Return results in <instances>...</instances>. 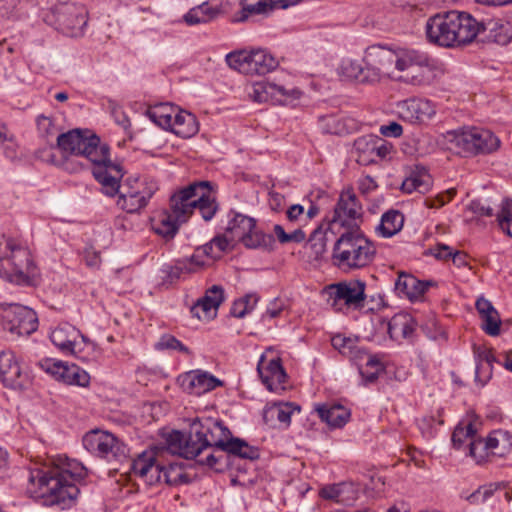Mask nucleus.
I'll list each match as a JSON object with an SVG mask.
<instances>
[{
	"instance_id": "f257e3e1",
	"label": "nucleus",
	"mask_w": 512,
	"mask_h": 512,
	"mask_svg": "<svg viewBox=\"0 0 512 512\" xmlns=\"http://www.w3.org/2000/svg\"><path fill=\"white\" fill-rule=\"evenodd\" d=\"M167 452L186 459L198 457L204 450L213 448L244 459L259 457V450L246 441L232 436L223 421L212 417L196 418L188 434L173 430L165 438Z\"/></svg>"
},
{
	"instance_id": "f03ea898",
	"label": "nucleus",
	"mask_w": 512,
	"mask_h": 512,
	"mask_svg": "<svg viewBox=\"0 0 512 512\" xmlns=\"http://www.w3.org/2000/svg\"><path fill=\"white\" fill-rule=\"evenodd\" d=\"M87 475V469L78 461L64 465L34 467L29 470V490L50 506L69 509L76 504L80 493L77 483Z\"/></svg>"
},
{
	"instance_id": "7ed1b4c3",
	"label": "nucleus",
	"mask_w": 512,
	"mask_h": 512,
	"mask_svg": "<svg viewBox=\"0 0 512 512\" xmlns=\"http://www.w3.org/2000/svg\"><path fill=\"white\" fill-rule=\"evenodd\" d=\"M57 146L64 154L83 156L92 165V174L100 185H104L107 193L116 191V182L113 175L119 170L113 165L109 158V147L101 144L100 138L88 131L80 129L70 130L57 137Z\"/></svg>"
},
{
	"instance_id": "20e7f679",
	"label": "nucleus",
	"mask_w": 512,
	"mask_h": 512,
	"mask_svg": "<svg viewBox=\"0 0 512 512\" xmlns=\"http://www.w3.org/2000/svg\"><path fill=\"white\" fill-rule=\"evenodd\" d=\"M477 29V19L471 14L451 10L429 17L425 25V34L431 44L454 48L474 41Z\"/></svg>"
},
{
	"instance_id": "39448f33",
	"label": "nucleus",
	"mask_w": 512,
	"mask_h": 512,
	"mask_svg": "<svg viewBox=\"0 0 512 512\" xmlns=\"http://www.w3.org/2000/svg\"><path fill=\"white\" fill-rule=\"evenodd\" d=\"M376 252L375 244L357 227L347 229L336 240L332 260L343 271L359 270L374 261Z\"/></svg>"
},
{
	"instance_id": "423d86ee",
	"label": "nucleus",
	"mask_w": 512,
	"mask_h": 512,
	"mask_svg": "<svg viewBox=\"0 0 512 512\" xmlns=\"http://www.w3.org/2000/svg\"><path fill=\"white\" fill-rule=\"evenodd\" d=\"M36 265L30 250L19 240L0 237V277L18 284L30 285L36 276Z\"/></svg>"
},
{
	"instance_id": "0eeeda50",
	"label": "nucleus",
	"mask_w": 512,
	"mask_h": 512,
	"mask_svg": "<svg viewBox=\"0 0 512 512\" xmlns=\"http://www.w3.org/2000/svg\"><path fill=\"white\" fill-rule=\"evenodd\" d=\"M134 475L143 478L150 485L164 482L170 486L186 484L189 476L185 473L182 463H164L153 451H145L131 461Z\"/></svg>"
},
{
	"instance_id": "6e6552de",
	"label": "nucleus",
	"mask_w": 512,
	"mask_h": 512,
	"mask_svg": "<svg viewBox=\"0 0 512 512\" xmlns=\"http://www.w3.org/2000/svg\"><path fill=\"white\" fill-rule=\"evenodd\" d=\"M446 139L462 152L471 155L491 153L500 145L497 136L481 127H462L447 131Z\"/></svg>"
},
{
	"instance_id": "1a4fd4ad",
	"label": "nucleus",
	"mask_w": 512,
	"mask_h": 512,
	"mask_svg": "<svg viewBox=\"0 0 512 512\" xmlns=\"http://www.w3.org/2000/svg\"><path fill=\"white\" fill-rule=\"evenodd\" d=\"M225 60L230 68L248 75H264L279 65L278 60L264 49L232 51Z\"/></svg>"
},
{
	"instance_id": "9d476101",
	"label": "nucleus",
	"mask_w": 512,
	"mask_h": 512,
	"mask_svg": "<svg viewBox=\"0 0 512 512\" xmlns=\"http://www.w3.org/2000/svg\"><path fill=\"white\" fill-rule=\"evenodd\" d=\"M45 20L64 35L79 37L87 25V10L83 5L60 3L51 9Z\"/></svg>"
},
{
	"instance_id": "9b49d317",
	"label": "nucleus",
	"mask_w": 512,
	"mask_h": 512,
	"mask_svg": "<svg viewBox=\"0 0 512 512\" xmlns=\"http://www.w3.org/2000/svg\"><path fill=\"white\" fill-rule=\"evenodd\" d=\"M366 283L361 280H349L334 283L326 287L328 302L336 311L359 310L365 306Z\"/></svg>"
},
{
	"instance_id": "f8f14e48",
	"label": "nucleus",
	"mask_w": 512,
	"mask_h": 512,
	"mask_svg": "<svg viewBox=\"0 0 512 512\" xmlns=\"http://www.w3.org/2000/svg\"><path fill=\"white\" fill-rule=\"evenodd\" d=\"M84 448L92 455L107 461H121L127 457V446L114 434L94 429L87 432L82 439Z\"/></svg>"
},
{
	"instance_id": "ddd939ff",
	"label": "nucleus",
	"mask_w": 512,
	"mask_h": 512,
	"mask_svg": "<svg viewBox=\"0 0 512 512\" xmlns=\"http://www.w3.org/2000/svg\"><path fill=\"white\" fill-rule=\"evenodd\" d=\"M1 322L4 330L18 336L30 335L38 327L36 313L31 308L20 304L3 305Z\"/></svg>"
},
{
	"instance_id": "4468645a",
	"label": "nucleus",
	"mask_w": 512,
	"mask_h": 512,
	"mask_svg": "<svg viewBox=\"0 0 512 512\" xmlns=\"http://www.w3.org/2000/svg\"><path fill=\"white\" fill-rule=\"evenodd\" d=\"M113 165L117 168V170H119V173L116 176L114 175L117 186L116 191L112 194H109L106 192L104 185H101V191L109 197L118 195L116 204L121 210L127 213L139 212L141 209L147 206L150 199L144 195H140L139 192L133 188V186H129L124 181L120 183V179L124 175L123 167L120 164L114 162ZM111 175L113 176V174Z\"/></svg>"
},
{
	"instance_id": "2eb2a0df",
	"label": "nucleus",
	"mask_w": 512,
	"mask_h": 512,
	"mask_svg": "<svg viewBox=\"0 0 512 512\" xmlns=\"http://www.w3.org/2000/svg\"><path fill=\"white\" fill-rule=\"evenodd\" d=\"M394 54L395 49L386 45L374 44L366 48L363 61L372 81L377 82L383 75L393 74Z\"/></svg>"
},
{
	"instance_id": "dca6fc26",
	"label": "nucleus",
	"mask_w": 512,
	"mask_h": 512,
	"mask_svg": "<svg viewBox=\"0 0 512 512\" xmlns=\"http://www.w3.org/2000/svg\"><path fill=\"white\" fill-rule=\"evenodd\" d=\"M363 214L362 205L351 188L343 190L334 208L332 224H339L348 229L356 225Z\"/></svg>"
},
{
	"instance_id": "f3484780",
	"label": "nucleus",
	"mask_w": 512,
	"mask_h": 512,
	"mask_svg": "<svg viewBox=\"0 0 512 512\" xmlns=\"http://www.w3.org/2000/svg\"><path fill=\"white\" fill-rule=\"evenodd\" d=\"M399 117L410 124H426L436 115V105L425 98H409L397 105Z\"/></svg>"
},
{
	"instance_id": "a211bd4d",
	"label": "nucleus",
	"mask_w": 512,
	"mask_h": 512,
	"mask_svg": "<svg viewBox=\"0 0 512 512\" xmlns=\"http://www.w3.org/2000/svg\"><path fill=\"white\" fill-rule=\"evenodd\" d=\"M0 378L11 389H23L30 381L29 374L22 369L16 354L12 351L0 353Z\"/></svg>"
},
{
	"instance_id": "6ab92c4d",
	"label": "nucleus",
	"mask_w": 512,
	"mask_h": 512,
	"mask_svg": "<svg viewBox=\"0 0 512 512\" xmlns=\"http://www.w3.org/2000/svg\"><path fill=\"white\" fill-rule=\"evenodd\" d=\"M257 371L262 383L269 391L278 393L285 390L287 374L279 357L268 358L265 354L261 355Z\"/></svg>"
},
{
	"instance_id": "aec40b11",
	"label": "nucleus",
	"mask_w": 512,
	"mask_h": 512,
	"mask_svg": "<svg viewBox=\"0 0 512 512\" xmlns=\"http://www.w3.org/2000/svg\"><path fill=\"white\" fill-rule=\"evenodd\" d=\"M80 338L83 342L86 341L81 332L68 323L60 324L50 333L51 342L64 355L80 357L79 353L82 346V343L79 341Z\"/></svg>"
},
{
	"instance_id": "412c9836",
	"label": "nucleus",
	"mask_w": 512,
	"mask_h": 512,
	"mask_svg": "<svg viewBox=\"0 0 512 512\" xmlns=\"http://www.w3.org/2000/svg\"><path fill=\"white\" fill-rule=\"evenodd\" d=\"M302 92L297 88H287L271 81H260L253 85L252 97L256 102L284 103L289 99H299Z\"/></svg>"
},
{
	"instance_id": "4be33fe9",
	"label": "nucleus",
	"mask_w": 512,
	"mask_h": 512,
	"mask_svg": "<svg viewBox=\"0 0 512 512\" xmlns=\"http://www.w3.org/2000/svg\"><path fill=\"white\" fill-rule=\"evenodd\" d=\"M178 383L183 391L195 396L205 394L222 385L218 378L202 370H191L180 375Z\"/></svg>"
},
{
	"instance_id": "5701e85b",
	"label": "nucleus",
	"mask_w": 512,
	"mask_h": 512,
	"mask_svg": "<svg viewBox=\"0 0 512 512\" xmlns=\"http://www.w3.org/2000/svg\"><path fill=\"white\" fill-rule=\"evenodd\" d=\"M477 37L481 41L494 42L499 45H507L512 41V25L510 22L499 18H487L477 20Z\"/></svg>"
},
{
	"instance_id": "b1692460",
	"label": "nucleus",
	"mask_w": 512,
	"mask_h": 512,
	"mask_svg": "<svg viewBox=\"0 0 512 512\" xmlns=\"http://www.w3.org/2000/svg\"><path fill=\"white\" fill-rule=\"evenodd\" d=\"M46 372L52 374L56 379L68 385L87 387L90 382V375L77 365H65L61 361L52 362L46 360L41 364Z\"/></svg>"
},
{
	"instance_id": "393cba45",
	"label": "nucleus",
	"mask_w": 512,
	"mask_h": 512,
	"mask_svg": "<svg viewBox=\"0 0 512 512\" xmlns=\"http://www.w3.org/2000/svg\"><path fill=\"white\" fill-rule=\"evenodd\" d=\"M203 189L201 181L193 182L187 187L174 193L170 198V209L176 214V218L186 222L189 216L196 209V198Z\"/></svg>"
},
{
	"instance_id": "a878e982",
	"label": "nucleus",
	"mask_w": 512,
	"mask_h": 512,
	"mask_svg": "<svg viewBox=\"0 0 512 512\" xmlns=\"http://www.w3.org/2000/svg\"><path fill=\"white\" fill-rule=\"evenodd\" d=\"M429 65L430 59L427 54L410 48H395L393 72H405L415 67L422 68Z\"/></svg>"
},
{
	"instance_id": "bb28decb",
	"label": "nucleus",
	"mask_w": 512,
	"mask_h": 512,
	"mask_svg": "<svg viewBox=\"0 0 512 512\" xmlns=\"http://www.w3.org/2000/svg\"><path fill=\"white\" fill-rule=\"evenodd\" d=\"M416 327V320L407 312L397 313L387 322V332L395 341L411 338Z\"/></svg>"
},
{
	"instance_id": "cd10ccee",
	"label": "nucleus",
	"mask_w": 512,
	"mask_h": 512,
	"mask_svg": "<svg viewBox=\"0 0 512 512\" xmlns=\"http://www.w3.org/2000/svg\"><path fill=\"white\" fill-rule=\"evenodd\" d=\"M182 223L184 221L176 218L171 209L162 210L151 218L152 230L165 239H172Z\"/></svg>"
},
{
	"instance_id": "c85d7f7f",
	"label": "nucleus",
	"mask_w": 512,
	"mask_h": 512,
	"mask_svg": "<svg viewBox=\"0 0 512 512\" xmlns=\"http://www.w3.org/2000/svg\"><path fill=\"white\" fill-rule=\"evenodd\" d=\"M319 495L325 500H332L345 506L352 505L357 499L354 486L345 482L326 485L320 489Z\"/></svg>"
},
{
	"instance_id": "c756f323",
	"label": "nucleus",
	"mask_w": 512,
	"mask_h": 512,
	"mask_svg": "<svg viewBox=\"0 0 512 512\" xmlns=\"http://www.w3.org/2000/svg\"><path fill=\"white\" fill-rule=\"evenodd\" d=\"M431 286V282L421 281L415 276L407 273H400L396 282L395 289L411 301L420 299Z\"/></svg>"
},
{
	"instance_id": "7c9ffc66",
	"label": "nucleus",
	"mask_w": 512,
	"mask_h": 512,
	"mask_svg": "<svg viewBox=\"0 0 512 512\" xmlns=\"http://www.w3.org/2000/svg\"><path fill=\"white\" fill-rule=\"evenodd\" d=\"M228 217L229 220L225 227L226 234L235 242L239 241L242 243L247 234L255 228L256 220L235 211H230Z\"/></svg>"
},
{
	"instance_id": "2f4dec72",
	"label": "nucleus",
	"mask_w": 512,
	"mask_h": 512,
	"mask_svg": "<svg viewBox=\"0 0 512 512\" xmlns=\"http://www.w3.org/2000/svg\"><path fill=\"white\" fill-rule=\"evenodd\" d=\"M320 419L332 428L343 427L350 419V410L341 404H323L316 408Z\"/></svg>"
},
{
	"instance_id": "473e14b6",
	"label": "nucleus",
	"mask_w": 512,
	"mask_h": 512,
	"mask_svg": "<svg viewBox=\"0 0 512 512\" xmlns=\"http://www.w3.org/2000/svg\"><path fill=\"white\" fill-rule=\"evenodd\" d=\"M431 186V177L425 167L415 166L409 175L403 180L401 185L402 192L411 194L418 192L426 193Z\"/></svg>"
},
{
	"instance_id": "72a5a7b5",
	"label": "nucleus",
	"mask_w": 512,
	"mask_h": 512,
	"mask_svg": "<svg viewBox=\"0 0 512 512\" xmlns=\"http://www.w3.org/2000/svg\"><path fill=\"white\" fill-rule=\"evenodd\" d=\"M201 189L198 198H196V209L199 210L205 221H210L218 210L216 193L211 182L201 181Z\"/></svg>"
},
{
	"instance_id": "f704fd0d",
	"label": "nucleus",
	"mask_w": 512,
	"mask_h": 512,
	"mask_svg": "<svg viewBox=\"0 0 512 512\" xmlns=\"http://www.w3.org/2000/svg\"><path fill=\"white\" fill-rule=\"evenodd\" d=\"M224 300V290L219 285H213L209 288L205 295L197 301L192 308V312L201 318L200 310L205 317H208L212 311H216Z\"/></svg>"
},
{
	"instance_id": "c9c22d12",
	"label": "nucleus",
	"mask_w": 512,
	"mask_h": 512,
	"mask_svg": "<svg viewBox=\"0 0 512 512\" xmlns=\"http://www.w3.org/2000/svg\"><path fill=\"white\" fill-rule=\"evenodd\" d=\"M170 130L177 136L188 139L197 134L199 126L195 115L178 109L174 115Z\"/></svg>"
},
{
	"instance_id": "e433bc0d",
	"label": "nucleus",
	"mask_w": 512,
	"mask_h": 512,
	"mask_svg": "<svg viewBox=\"0 0 512 512\" xmlns=\"http://www.w3.org/2000/svg\"><path fill=\"white\" fill-rule=\"evenodd\" d=\"M220 14L221 8L219 5L204 2L201 5L191 8L184 15V20L188 25H197L211 22L218 18Z\"/></svg>"
},
{
	"instance_id": "4c0bfd02",
	"label": "nucleus",
	"mask_w": 512,
	"mask_h": 512,
	"mask_svg": "<svg viewBox=\"0 0 512 512\" xmlns=\"http://www.w3.org/2000/svg\"><path fill=\"white\" fill-rule=\"evenodd\" d=\"M404 225V215L398 210L385 212L376 227V232L383 238H390L401 231Z\"/></svg>"
},
{
	"instance_id": "58836bf2",
	"label": "nucleus",
	"mask_w": 512,
	"mask_h": 512,
	"mask_svg": "<svg viewBox=\"0 0 512 512\" xmlns=\"http://www.w3.org/2000/svg\"><path fill=\"white\" fill-rule=\"evenodd\" d=\"M488 451L492 456L503 457L512 448V435L505 430H494L487 436Z\"/></svg>"
},
{
	"instance_id": "ea45409f",
	"label": "nucleus",
	"mask_w": 512,
	"mask_h": 512,
	"mask_svg": "<svg viewBox=\"0 0 512 512\" xmlns=\"http://www.w3.org/2000/svg\"><path fill=\"white\" fill-rule=\"evenodd\" d=\"M339 74L349 80H355L360 83H373L368 73L367 65L362 66L356 60L344 59L339 66Z\"/></svg>"
},
{
	"instance_id": "a19ab883",
	"label": "nucleus",
	"mask_w": 512,
	"mask_h": 512,
	"mask_svg": "<svg viewBox=\"0 0 512 512\" xmlns=\"http://www.w3.org/2000/svg\"><path fill=\"white\" fill-rule=\"evenodd\" d=\"M177 110L178 108L168 103H161L150 107L146 114L148 118L157 126L166 130H170L174 115L176 114Z\"/></svg>"
},
{
	"instance_id": "79ce46f5",
	"label": "nucleus",
	"mask_w": 512,
	"mask_h": 512,
	"mask_svg": "<svg viewBox=\"0 0 512 512\" xmlns=\"http://www.w3.org/2000/svg\"><path fill=\"white\" fill-rule=\"evenodd\" d=\"M124 182L129 186H133L140 195H144L151 199L159 189L157 179L149 174H132L128 176Z\"/></svg>"
},
{
	"instance_id": "37998d69",
	"label": "nucleus",
	"mask_w": 512,
	"mask_h": 512,
	"mask_svg": "<svg viewBox=\"0 0 512 512\" xmlns=\"http://www.w3.org/2000/svg\"><path fill=\"white\" fill-rule=\"evenodd\" d=\"M202 264L197 255H192L190 258L176 261L174 265H166L163 271L173 281L181 278L184 274L195 272Z\"/></svg>"
},
{
	"instance_id": "c03bdc74",
	"label": "nucleus",
	"mask_w": 512,
	"mask_h": 512,
	"mask_svg": "<svg viewBox=\"0 0 512 512\" xmlns=\"http://www.w3.org/2000/svg\"><path fill=\"white\" fill-rule=\"evenodd\" d=\"M331 344L342 355L347 356L353 360L362 359V355H367L357 345L356 339L345 337L341 334L333 336L331 338Z\"/></svg>"
},
{
	"instance_id": "a18cd8bd",
	"label": "nucleus",
	"mask_w": 512,
	"mask_h": 512,
	"mask_svg": "<svg viewBox=\"0 0 512 512\" xmlns=\"http://www.w3.org/2000/svg\"><path fill=\"white\" fill-rule=\"evenodd\" d=\"M242 244L250 249L271 251L274 249L275 240L272 234L263 233L255 226V228H253L252 231L244 238Z\"/></svg>"
},
{
	"instance_id": "49530a36",
	"label": "nucleus",
	"mask_w": 512,
	"mask_h": 512,
	"mask_svg": "<svg viewBox=\"0 0 512 512\" xmlns=\"http://www.w3.org/2000/svg\"><path fill=\"white\" fill-rule=\"evenodd\" d=\"M235 242L226 234L215 236L209 243L205 244L201 250L202 252L212 259L220 258L222 253L226 251L229 246Z\"/></svg>"
},
{
	"instance_id": "de8ad7c7",
	"label": "nucleus",
	"mask_w": 512,
	"mask_h": 512,
	"mask_svg": "<svg viewBox=\"0 0 512 512\" xmlns=\"http://www.w3.org/2000/svg\"><path fill=\"white\" fill-rule=\"evenodd\" d=\"M383 371L384 365L375 355H367L365 365L359 367V373L365 383H373Z\"/></svg>"
},
{
	"instance_id": "09e8293b",
	"label": "nucleus",
	"mask_w": 512,
	"mask_h": 512,
	"mask_svg": "<svg viewBox=\"0 0 512 512\" xmlns=\"http://www.w3.org/2000/svg\"><path fill=\"white\" fill-rule=\"evenodd\" d=\"M476 428L471 421H462L454 429L452 434L453 446L460 449L461 446L467 441L470 442L475 439Z\"/></svg>"
},
{
	"instance_id": "8fccbe9b",
	"label": "nucleus",
	"mask_w": 512,
	"mask_h": 512,
	"mask_svg": "<svg viewBox=\"0 0 512 512\" xmlns=\"http://www.w3.org/2000/svg\"><path fill=\"white\" fill-rule=\"evenodd\" d=\"M380 143V138L373 135H366L355 140L354 147L359 156H364L365 161H375L374 150L375 145Z\"/></svg>"
},
{
	"instance_id": "3c124183",
	"label": "nucleus",
	"mask_w": 512,
	"mask_h": 512,
	"mask_svg": "<svg viewBox=\"0 0 512 512\" xmlns=\"http://www.w3.org/2000/svg\"><path fill=\"white\" fill-rule=\"evenodd\" d=\"M501 488H506V482H495L480 486L467 499L472 504H482Z\"/></svg>"
},
{
	"instance_id": "603ef678",
	"label": "nucleus",
	"mask_w": 512,
	"mask_h": 512,
	"mask_svg": "<svg viewBox=\"0 0 512 512\" xmlns=\"http://www.w3.org/2000/svg\"><path fill=\"white\" fill-rule=\"evenodd\" d=\"M243 15L240 17V21H244L248 15L262 14L273 9V3L268 0H241Z\"/></svg>"
},
{
	"instance_id": "864d4df0",
	"label": "nucleus",
	"mask_w": 512,
	"mask_h": 512,
	"mask_svg": "<svg viewBox=\"0 0 512 512\" xmlns=\"http://www.w3.org/2000/svg\"><path fill=\"white\" fill-rule=\"evenodd\" d=\"M497 222L499 227L510 237L512 233L510 226L512 223V199L504 198L501 203V210L497 214Z\"/></svg>"
},
{
	"instance_id": "5fc2aeb1",
	"label": "nucleus",
	"mask_w": 512,
	"mask_h": 512,
	"mask_svg": "<svg viewBox=\"0 0 512 512\" xmlns=\"http://www.w3.org/2000/svg\"><path fill=\"white\" fill-rule=\"evenodd\" d=\"M257 301L256 295H246L233 303L231 314L236 318H243L254 309Z\"/></svg>"
},
{
	"instance_id": "6e6d98bb",
	"label": "nucleus",
	"mask_w": 512,
	"mask_h": 512,
	"mask_svg": "<svg viewBox=\"0 0 512 512\" xmlns=\"http://www.w3.org/2000/svg\"><path fill=\"white\" fill-rule=\"evenodd\" d=\"M308 243L316 258L322 256L327 245L326 231L322 227L316 228L310 235Z\"/></svg>"
},
{
	"instance_id": "4d7b16f0",
	"label": "nucleus",
	"mask_w": 512,
	"mask_h": 512,
	"mask_svg": "<svg viewBox=\"0 0 512 512\" xmlns=\"http://www.w3.org/2000/svg\"><path fill=\"white\" fill-rule=\"evenodd\" d=\"M469 455L480 464L491 455L488 451L487 439L475 438L469 443Z\"/></svg>"
},
{
	"instance_id": "13d9d810",
	"label": "nucleus",
	"mask_w": 512,
	"mask_h": 512,
	"mask_svg": "<svg viewBox=\"0 0 512 512\" xmlns=\"http://www.w3.org/2000/svg\"><path fill=\"white\" fill-rule=\"evenodd\" d=\"M155 348L157 350H178L185 354H190L189 348L170 334L163 335L155 344Z\"/></svg>"
},
{
	"instance_id": "bf43d9fd",
	"label": "nucleus",
	"mask_w": 512,
	"mask_h": 512,
	"mask_svg": "<svg viewBox=\"0 0 512 512\" xmlns=\"http://www.w3.org/2000/svg\"><path fill=\"white\" fill-rule=\"evenodd\" d=\"M274 234L282 244L290 242L301 243L306 238L305 233L301 229H296L291 233H286L284 228L278 224L274 226Z\"/></svg>"
},
{
	"instance_id": "052dcab7",
	"label": "nucleus",
	"mask_w": 512,
	"mask_h": 512,
	"mask_svg": "<svg viewBox=\"0 0 512 512\" xmlns=\"http://www.w3.org/2000/svg\"><path fill=\"white\" fill-rule=\"evenodd\" d=\"M294 410L295 407L292 403H279L271 407L269 412L273 417H276L279 422L289 424Z\"/></svg>"
},
{
	"instance_id": "680f3d73",
	"label": "nucleus",
	"mask_w": 512,
	"mask_h": 512,
	"mask_svg": "<svg viewBox=\"0 0 512 512\" xmlns=\"http://www.w3.org/2000/svg\"><path fill=\"white\" fill-rule=\"evenodd\" d=\"M482 329L490 336H497L500 334L501 320L497 310L495 314L489 313L481 317Z\"/></svg>"
},
{
	"instance_id": "e2e57ef3",
	"label": "nucleus",
	"mask_w": 512,
	"mask_h": 512,
	"mask_svg": "<svg viewBox=\"0 0 512 512\" xmlns=\"http://www.w3.org/2000/svg\"><path fill=\"white\" fill-rule=\"evenodd\" d=\"M107 109L119 126H121L123 129H127L130 127L129 118L116 101L108 100Z\"/></svg>"
},
{
	"instance_id": "0e129e2a",
	"label": "nucleus",
	"mask_w": 512,
	"mask_h": 512,
	"mask_svg": "<svg viewBox=\"0 0 512 512\" xmlns=\"http://www.w3.org/2000/svg\"><path fill=\"white\" fill-rule=\"evenodd\" d=\"M493 363H479L476 365L475 381L482 386L485 385L492 377Z\"/></svg>"
},
{
	"instance_id": "69168bd1",
	"label": "nucleus",
	"mask_w": 512,
	"mask_h": 512,
	"mask_svg": "<svg viewBox=\"0 0 512 512\" xmlns=\"http://www.w3.org/2000/svg\"><path fill=\"white\" fill-rule=\"evenodd\" d=\"M468 210L477 216L491 217L494 214L492 207L483 204L479 199L472 200L468 205Z\"/></svg>"
},
{
	"instance_id": "338daca9",
	"label": "nucleus",
	"mask_w": 512,
	"mask_h": 512,
	"mask_svg": "<svg viewBox=\"0 0 512 512\" xmlns=\"http://www.w3.org/2000/svg\"><path fill=\"white\" fill-rule=\"evenodd\" d=\"M436 425V418L434 416H424L418 421V427L423 436L432 437L434 434V426Z\"/></svg>"
},
{
	"instance_id": "774afa93",
	"label": "nucleus",
	"mask_w": 512,
	"mask_h": 512,
	"mask_svg": "<svg viewBox=\"0 0 512 512\" xmlns=\"http://www.w3.org/2000/svg\"><path fill=\"white\" fill-rule=\"evenodd\" d=\"M474 356L476 360V365L479 363L489 364L493 363L496 360L492 351L485 347L474 346Z\"/></svg>"
}]
</instances>
